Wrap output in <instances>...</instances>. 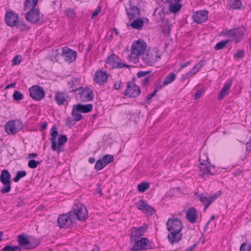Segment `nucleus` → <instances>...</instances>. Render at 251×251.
Returning a JSON list of instances; mask_svg holds the SVG:
<instances>
[{
    "instance_id": "f257e3e1",
    "label": "nucleus",
    "mask_w": 251,
    "mask_h": 251,
    "mask_svg": "<svg viewBox=\"0 0 251 251\" xmlns=\"http://www.w3.org/2000/svg\"><path fill=\"white\" fill-rule=\"evenodd\" d=\"M167 228L169 233L168 238L170 243L173 245L179 242L182 239L181 230L183 224L181 220L177 218H169L166 224Z\"/></svg>"
},
{
    "instance_id": "f03ea898",
    "label": "nucleus",
    "mask_w": 251,
    "mask_h": 251,
    "mask_svg": "<svg viewBox=\"0 0 251 251\" xmlns=\"http://www.w3.org/2000/svg\"><path fill=\"white\" fill-rule=\"evenodd\" d=\"M70 216L74 215L76 218L80 221H84L88 217V213L86 208L82 204L78 203L75 204L73 212H70Z\"/></svg>"
},
{
    "instance_id": "7ed1b4c3",
    "label": "nucleus",
    "mask_w": 251,
    "mask_h": 251,
    "mask_svg": "<svg viewBox=\"0 0 251 251\" xmlns=\"http://www.w3.org/2000/svg\"><path fill=\"white\" fill-rule=\"evenodd\" d=\"M146 47V44L143 41L138 40L134 42L131 47V57L138 58L144 52Z\"/></svg>"
},
{
    "instance_id": "20e7f679",
    "label": "nucleus",
    "mask_w": 251,
    "mask_h": 251,
    "mask_svg": "<svg viewBox=\"0 0 251 251\" xmlns=\"http://www.w3.org/2000/svg\"><path fill=\"white\" fill-rule=\"evenodd\" d=\"M10 178V174L7 170L4 169L1 171L0 176V181L4 186L0 190V192L1 193H7L11 190V187Z\"/></svg>"
},
{
    "instance_id": "39448f33",
    "label": "nucleus",
    "mask_w": 251,
    "mask_h": 251,
    "mask_svg": "<svg viewBox=\"0 0 251 251\" xmlns=\"http://www.w3.org/2000/svg\"><path fill=\"white\" fill-rule=\"evenodd\" d=\"M220 193H215L212 195L208 194L195 193V195L205 206L204 210H205L208 207L220 196Z\"/></svg>"
},
{
    "instance_id": "423d86ee",
    "label": "nucleus",
    "mask_w": 251,
    "mask_h": 251,
    "mask_svg": "<svg viewBox=\"0 0 251 251\" xmlns=\"http://www.w3.org/2000/svg\"><path fill=\"white\" fill-rule=\"evenodd\" d=\"M23 126L22 121L19 120L8 122L5 126V129L9 134H15L20 130Z\"/></svg>"
},
{
    "instance_id": "0eeeda50",
    "label": "nucleus",
    "mask_w": 251,
    "mask_h": 251,
    "mask_svg": "<svg viewBox=\"0 0 251 251\" xmlns=\"http://www.w3.org/2000/svg\"><path fill=\"white\" fill-rule=\"evenodd\" d=\"M26 19L32 24H40L43 21L38 9H32L26 14Z\"/></svg>"
},
{
    "instance_id": "6e6552de",
    "label": "nucleus",
    "mask_w": 251,
    "mask_h": 251,
    "mask_svg": "<svg viewBox=\"0 0 251 251\" xmlns=\"http://www.w3.org/2000/svg\"><path fill=\"white\" fill-rule=\"evenodd\" d=\"M105 63L112 68L129 67V66L121 62V59L115 54H113L108 57L105 60Z\"/></svg>"
},
{
    "instance_id": "1a4fd4ad",
    "label": "nucleus",
    "mask_w": 251,
    "mask_h": 251,
    "mask_svg": "<svg viewBox=\"0 0 251 251\" xmlns=\"http://www.w3.org/2000/svg\"><path fill=\"white\" fill-rule=\"evenodd\" d=\"M135 205L139 210H141L147 216H151L156 212L155 208H152L143 200H140L138 202H136Z\"/></svg>"
},
{
    "instance_id": "9d476101",
    "label": "nucleus",
    "mask_w": 251,
    "mask_h": 251,
    "mask_svg": "<svg viewBox=\"0 0 251 251\" xmlns=\"http://www.w3.org/2000/svg\"><path fill=\"white\" fill-rule=\"evenodd\" d=\"M148 228V226L144 224L141 227H133L130 229V241H136L144 235Z\"/></svg>"
},
{
    "instance_id": "9b49d317",
    "label": "nucleus",
    "mask_w": 251,
    "mask_h": 251,
    "mask_svg": "<svg viewBox=\"0 0 251 251\" xmlns=\"http://www.w3.org/2000/svg\"><path fill=\"white\" fill-rule=\"evenodd\" d=\"M244 34L243 29L240 28H234L230 30L226 34L230 42L235 41L236 42H239L242 39Z\"/></svg>"
},
{
    "instance_id": "f8f14e48",
    "label": "nucleus",
    "mask_w": 251,
    "mask_h": 251,
    "mask_svg": "<svg viewBox=\"0 0 251 251\" xmlns=\"http://www.w3.org/2000/svg\"><path fill=\"white\" fill-rule=\"evenodd\" d=\"M30 97L36 100H40L45 97L43 88L37 85L30 87L29 89Z\"/></svg>"
},
{
    "instance_id": "ddd939ff",
    "label": "nucleus",
    "mask_w": 251,
    "mask_h": 251,
    "mask_svg": "<svg viewBox=\"0 0 251 251\" xmlns=\"http://www.w3.org/2000/svg\"><path fill=\"white\" fill-rule=\"evenodd\" d=\"M199 160L200 161L199 169L201 174H211L212 169L214 168V167L209 162L208 157L206 156L205 159H202L200 156Z\"/></svg>"
},
{
    "instance_id": "4468645a",
    "label": "nucleus",
    "mask_w": 251,
    "mask_h": 251,
    "mask_svg": "<svg viewBox=\"0 0 251 251\" xmlns=\"http://www.w3.org/2000/svg\"><path fill=\"white\" fill-rule=\"evenodd\" d=\"M130 241L134 244L133 247L130 249L131 251H140L148 249L147 242H148V240L147 238L143 237L140 240L139 239L136 240V241Z\"/></svg>"
},
{
    "instance_id": "2eb2a0df",
    "label": "nucleus",
    "mask_w": 251,
    "mask_h": 251,
    "mask_svg": "<svg viewBox=\"0 0 251 251\" xmlns=\"http://www.w3.org/2000/svg\"><path fill=\"white\" fill-rule=\"evenodd\" d=\"M62 56L66 62L70 63L75 59L76 53L67 47H64L62 49Z\"/></svg>"
},
{
    "instance_id": "dca6fc26",
    "label": "nucleus",
    "mask_w": 251,
    "mask_h": 251,
    "mask_svg": "<svg viewBox=\"0 0 251 251\" xmlns=\"http://www.w3.org/2000/svg\"><path fill=\"white\" fill-rule=\"evenodd\" d=\"M5 20L6 25L11 27L16 26L18 23V16L13 11L6 13Z\"/></svg>"
},
{
    "instance_id": "f3484780",
    "label": "nucleus",
    "mask_w": 251,
    "mask_h": 251,
    "mask_svg": "<svg viewBox=\"0 0 251 251\" xmlns=\"http://www.w3.org/2000/svg\"><path fill=\"white\" fill-rule=\"evenodd\" d=\"M140 93L139 87L133 84H130L129 82L127 83V89L125 92L126 95L130 97H136L139 95Z\"/></svg>"
},
{
    "instance_id": "a211bd4d",
    "label": "nucleus",
    "mask_w": 251,
    "mask_h": 251,
    "mask_svg": "<svg viewBox=\"0 0 251 251\" xmlns=\"http://www.w3.org/2000/svg\"><path fill=\"white\" fill-rule=\"evenodd\" d=\"M18 242L20 245L24 246L26 250H31L35 248L38 243L32 245L30 240L26 236L23 235H20L18 236Z\"/></svg>"
},
{
    "instance_id": "6ab92c4d",
    "label": "nucleus",
    "mask_w": 251,
    "mask_h": 251,
    "mask_svg": "<svg viewBox=\"0 0 251 251\" xmlns=\"http://www.w3.org/2000/svg\"><path fill=\"white\" fill-rule=\"evenodd\" d=\"M78 91L80 100L85 101L92 100L94 95L93 91L90 89H78Z\"/></svg>"
},
{
    "instance_id": "aec40b11",
    "label": "nucleus",
    "mask_w": 251,
    "mask_h": 251,
    "mask_svg": "<svg viewBox=\"0 0 251 251\" xmlns=\"http://www.w3.org/2000/svg\"><path fill=\"white\" fill-rule=\"evenodd\" d=\"M57 224L60 227L67 228L72 224V220L68 214H63L58 217Z\"/></svg>"
},
{
    "instance_id": "412c9836",
    "label": "nucleus",
    "mask_w": 251,
    "mask_h": 251,
    "mask_svg": "<svg viewBox=\"0 0 251 251\" xmlns=\"http://www.w3.org/2000/svg\"><path fill=\"white\" fill-rule=\"evenodd\" d=\"M126 11L127 17L130 20L140 17V12L136 6L130 4V8L128 9H126Z\"/></svg>"
},
{
    "instance_id": "4be33fe9",
    "label": "nucleus",
    "mask_w": 251,
    "mask_h": 251,
    "mask_svg": "<svg viewBox=\"0 0 251 251\" xmlns=\"http://www.w3.org/2000/svg\"><path fill=\"white\" fill-rule=\"evenodd\" d=\"M94 77V79L97 84L103 85L106 82L108 75L105 72L100 70L96 72Z\"/></svg>"
},
{
    "instance_id": "5701e85b",
    "label": "nucleus",
    "mask_w": 251,
    "mask_h": 251,
    "mask_svg": "<svg viewBox=\"0 0 251 251\" xmlns=\"http://www.w3.org/2000/svg\"><path fill=\"white\" fill-rule=\"evenodd\" d=\"M204 60L200 61L195 66H194V67L190 72L183 75L182 79H185L189 77H192L193 75H194L195 74H197V72H198L201 70V69L204 65Z\"/></svg>"
},
{
    "instance_id": "b1692460",
    "label": "nucleus",
    "mask_w": 251,
    "mask_h": 251,
    "mask_svg": "<svg viewBox=\"0 0 251 251\" xmlns=\"http://www.w3.org/2000/svg\"><path fill=\"white\" fill-rule=\"evenodd\" d=\"M204 60L200 61L195 66H194V67L190 72L183 75L182 79H185L189 77H192L193 75H194L195 74H197V72H198L201 70V69L204 65Z\"/></svg>"
},
{
    "instance_id": "393cba45",
    "label": "nucleus",
    "mask_w": 251,
    "mask_h": 251,
    "mask_svg": "<svg viewBox=\"0 0 251 251\" xmlns=\"http://www.w3.org/2000/svg\"><path fill=\"white\" fill-rule=\"evenodd\" d=\"M195 22L200 24L205 22L208 18L207 12L206 11H199L193 15Z\"/></svg>"
},
{
    "instance_id": "a878e982",
    "label": "nucleus",
    "mask_w": 251,
    "mask_h": 251,
    "mask_svg": "<svg viewBox=\"0 0 251 251\" xmlns=\"http://www.w3.org/2000/svg\"><path fill=\"white\" fill-rule=\"evenodd\" d=\"M69 95L67 92L57 91L55 95V100L59 105H63L67 101Z\"/></svg>"
},
{
    "instance_id": "bb28decb",
    "label": "nucleus",
    "mask_w": 251,
    "mask_h": 251,
    "mask_svg": "<svg viewBox=\"0 0 251 251\" xmlns=\"http://www.w3.org/2000/svg\"><path fill=\"white\" fill-rule=\"evenodd\" d=\"M186 217L188 221L194 224L196 223L198 217L196 210L195 208H190L186 213Z\"/></svg>"
},
{
    "instance_id": "cd10ccee",
    "label": "nucleus",
    "mask_w": 251,
    "mask_h": 251,
    "mask_svg": "<svg viewBox=\"0 0 251 251\" xmlns=\"http://www.w3.org/2000/svg\"><path fill=\"white\" fill-rule=\"evenodd\" d=\"M160 26H161V32L165 35L168 36L170 33V29L168 20L165 18L162 19L160 21Z\"/></svg>"
},
{
    "instance_id": "c85d7f7f",
    "label": "nucleus",
    "mask_w": 251,
    "mask_h": 251,
    "mask_svg": "<svg viewBox=\"0 0 251 251\" xmlns=\"http://www.w3.org/2000/svg\"><path fill=\"white\" fill-rule=\"evenodd\" d=\"M58 131L55 126H53L51 128V132L50 133V136L51 137L50 138V140L51 142V149L52 150H56V138L58 135Z\"/></svg>"
},
{
    "instance_id": "c756f323",
    "label": "nucleus",
    "mask_w": 251,
    "mask_h": 251,
    "mask_svg": "<svg viewBox=\"0 0 251 251\" xmlns=\"http://www.w3.org/2000/svg\"><path fill=\"white\" fill-rule=\"evenodd\" d=\"M74 106L79 112L82 113H88L91 111L93 108V105L91 104H88L86 105L77 104L76 105H74Z\"/></svg>"
},
{
    "instance_id": "7c9ffc66",
    "label": "nucleus",
    "mask_w": 251,
    "mask_h": 251,
    "mask_svg": "<svg viewBox=\"0 0 251 251\" xmlns=\"http://www.w3.org/2000/svg\"><path fill=\"white\" fill-rule=\"evenodd\" d=\"M231 86V81L230 80L227 81L223 86L222 90H221L219 95V99L222 100L224 98V96L226 95L228 93L229 89L230 88Z\"/></svg>"
},
{
    "instance_id": "2f4dec72",
    "label": "nucleus",
    "mask_w": 251,
    "mask_h": 251,
    "mask_svg": "<svg viewBox=\"0 0 251 251\" xmlns=\"http://www.w3.org/2000/svg\"><path fill=\"white\" fill-rule=\"evenodd\" d=\"M169 9L170 12L174 14L178 12L182 7V5L179 1H175L172 3H169Z\"/></svg>"
},
{
    "instance_id": "473e14b6",
    "label": "nucleus",
    "mask_w": 251,
    "mask_h": 251,
    "mask_svg": "<svg viewBox=\"0 0 251 251\" xmlns=\"http://www.w3.org/2000/svg\"><path fill=\"white\" fill-rule=\"evenodd\" d=\"M58 145H56V150H53L54 151H56L58 153L62 151L61 149V146L63 145L67 141V137L66 135H61L58 137Z\"/></svg>"
},
{
    "instance_id": "72a5a7b5",
    "label": "nucleus",
    "mask_w": 251,
    "mask_h": 251,
    "mask_svg": "<svg viewBox=\"0 0 251 251\" xmlns=\"http://www.w3.org/2000/svg\"><path fill=\"white\" fill-rule=\"evenodd\" d=\"M143 25L144 21L143 20L139 19V18H135L130 25L132 28L139 29L142 27Z\"/></svg>"
},
{
    "instance_id": "f704fd0d",
    "label": "nucleus",
    "mask_w": 251,
    "mask_h": 251,
    "mask_svg": "<svg viewBox=\"0 0 251 251\" xmlns=\"http://www.w3.org/2000/svg\"><path fill=\"white\" fill-rule=\"evenodd\" d=\"M176 79V75L174 73H171L168 75L165 78L162 85L160 86V88H162L163 86H166L171 82H172Z\"/></svg>"
},
{
    "instance_id": "c9c22d12",
    "label": "nucleus",
    "mask_w": 251,
    "mask_h": 251,
    "mask_svg": "<svg viewBox=\"0 0 251 251\" xmlns=\"http://www.w3.org/2000/svg\"><path fill=\"white\" fill-rule=\"evenodd\" d=\"M149 188V183L143 182L137 185V190L139 192L143 193Z\"/></svg>"
},
{
    "instance_id": "e433bc0d",
    "label": "nucleus",
    "mask_w": 251,
    "mask_h": 251,
    "mask_svg": "<svg viewBox=\"0 0 251 251\" xmlns=\"http://www.w3.org/2000/svg\"><path fill=\"white\" fill-rule=\"evenodd\" d=\"M242 6L241 0H230V6L232 9H239Z\"/></svg>"
},
{
    "instance_id": "4c0bfd02",
    "label": "nucleus",
    "mask_w": 251,
    "mask_h": 251,
    "mask_svg": "<svg viewBox=\"0 0 251 251\" xmlns=\"http://www.w3.org/2000/svg\"><path fill=\"white\" fill-rule=\"evenodd\" d=\"M79 111L73 106L72 114L74 118L75 121L77 122L80 121L82 118V115L79 113Z\"/></svg>"
},
{
    "instance_id": "58836bf2",
    "label": "nucleus",
    "mask_w": 251,
    "mask_h": 251,
    "mask_svg": "<svg viewBox=\"0 0 251 251\" xmlns=\"http://www.w3.org/2000/svg\"><path fill=\"white\" fill-rule=\"evenodd\" d=\"M230 42L228 38L226 40H223L218 43L214 47L215 50H219L223 49L226 45Z\"/></svg>"
},
{
    "instance_id": "ea45409f",
    "label": "nucleus",
    "mask_w": 251,
    "mask_h": 251,
    "mask_svg": "<svg viewBox=\"0 0 251 251\" xmlns=\"http://www.w3.org/2000/svg\"><path fill=\"white\" fill-rule=\"evenodd\" d=\"M38 0H26L25 2V5L26 7L32 8L35 9V7L37 4Z\"/></svg>"
},
{
    "instance_id": "a19ab883",
    "label": "nucleus",
    "mask_w": 251,
    "mask_h": 251,
    "mask_svg": "<svg viewBox=\"0 0 251 251\" xmlns=\"http://www.w3.org/2000/svg\"><path fill=\"white\" fill-rule=\"evenodd\" d=\"M22 249L17 246H12L10 245H7L4 247L2 249V251H21Z\"/></svg>"
},
{
    "instance_id": "79ce46f5",
    "label": "nucleus",
    "mask_w": 251,
    "mask_h": 251,
    "mask_svg": "<svg viewBox=\"0 0 251 251\" xmlns=\"http://www.w3.org/2000/svg\"><path fill=\"white\" fill-rule=\"evenodd\" d=\"M152 57V54L149 51H147L145 54L143 55V59L145 62L149 64L151 62V59Z\"/></svg>"
},
{
    "instance_id": "37998d69",
    "label": "nucleus",
    "mask_w": 251,
    "mask_h": 251,
    "mask_svg": "<svg viewBox=\"0 0 251 251\" xmlns=\"http://www.w3.org/2000/svg\"><path fill=\"white\" fill-rule=\"evenodd\" d=\"M102 160L105 165L113 161V156L112 155L106 154L102 158Z\"/></svg>"
},
{
    "instance_id": "c03bdc74",
    "label": "nucleus",
    "mask_w": 251,
    "mask_h": 251,
    "mask_svg": "<svg viewBox=\"0 0 251 251\" xmlns=\"http://www.w3.org/2000/svg\"><path fill=\"white\" fill-rule=\"evenodd\" d=\"M26 173L25 171H19L17 172L16 176L14 178L13 180L15 182H17L22 177L25 176Z\"/></svg>"
},
{
    "instance_id": "a18cd8bd",
    "label": "nucleus",
    "mask_w": 251,
    "mask_h": 251,
    "mask_svg": "<svg viewBox=\"0 0 251 251\" xmlns=\"http://www.w3.org/2000/svg\"><path fill=\"white\" fill-rule=\"evenodd\" d=\"M77 80L76 78H73L68 82V84L70 86L69 89H70L71 92L78 90V89L77 88H76L75 89L74 88V85L75 83L77 82Z\"/></svg>"
},
{
    "instance_id": "49530a36",
    "label": "nucleus",
    "mask_w": 251,
    "mask_h": 251,
    "mask_svg": "<svg viewBox=\"0 0 251 251\" xmlns=\"http://www.w3.org/2000/svg\"><path fill=\"white\" fill-rule=\"evenodd\" d=\"M105 166L102 159H100L96 162L95 168L98 171L102 169Z\"/></svg>"
},
{
    "instance_id": "de8ad7c7",
    "label": "nucleus",
    "mask_w": 251,
    "mask_h": 251,
    "mask_svg": "<svg viewBox=\"0 0 251 251\" xmlns=\"http://www.w3.org/2000/svg\"><path fill=\"white\" fill-rule=\"evenodd\" d=\"M13 97L15 100L19 101L23 99V95L20 92L16 91L14 92Z\"/></svg>"
},
{
    "instance_id": "09e8293b",
    "label": "nucleus",
    "mask_w": 251,
    "mask_h": 251,
    "mask_svg": "<svg viewBox=\"0 0 251 251\" xmlns=\"http://www.w3.org/2000/svg\"><path fill=\"white\" fill-rule=\"evenodd\" d=\"M40 161H36L35 160H30L28 162V166L31 169L36 168L38 165L40 163Z\"/></svg>"
},
{
    "instance_id": "8fccbe9b",
    "label": "nucleus",
    "mask_w": 251,
    "mask_h": 251,
    "mask_svg": "<svg viewBox=\"0 0 251 251\" xmlns=\"http://www.w3.org/2000/svg\"><path fill=\"white\" fill-rule=\"evenodd\" d=\"M21 60H22V57L21 55H16L14 57L13 60H12V65L14 66V65H19L21 63Z\"/></svg>"
},
{
    "instance_id": "3c124183",
    "label": "nucleus",
    "mask_w": 251,
    "mask_h": 251,
    "mask_svg": "<svg viewBox=\"0 0 251 251\" xmlns=\"http://www.w3.org/2000/svg\"><path fill=\"white\" fill-rule=\"evenodd\" d=\"M240 251H251V245H249L245 243L242 244L240 247Z\"/></svg>"
},
{
    "instance_id": "603ef678",
    "label": "nucleus",
    "mask_w": 251,
    "mask_h": 251,
    "mask_svg": "<svg viewBox=\"0 0 251 251\" xmlns=\"http://www.w3.org/2000/svg\"><path fill=\"white\" fill-rule=\"evenodd\" d=\"M157 92V88H154V90L152 93H151V94H150L146 99V101L148 104H150V101L151 100V99L154 97L156 93Z\"/></svg>"
},
{
    "instance_id": "864d4df0",
    "label": "nucleus",
    "mask_w": 251,
    "mask_h": 251,
    "mask_svg": "<svg viewBox=\"0 0 251 251\" xmlns=\"http://www.w3.org/2000/svg\"><path fill=\"white\" fill-rule=\"evenodd\" d=\"M150 73V71H139L137 74V76L138 78H141L146 76Z\"/></svg>"
},
{
    "instance_id": "5fc2aeb1",
    "label": "nucleus",
    "mask_w": 251,
    "mask_h": 251,
    "mask_svg": "<svg viewBox=\"0 0 251 251\" xmlns=\"http://www.w3.org/2000/svg\"><path fill=\"white\" fill-rule=\"evenodd\" d=\"M66 14L67 16L71 18L75 17V15L74 10L70 9H69L66 10Z\"/></svg>"
},
{
    "instance_id": "6e6d98bb",
    "label": "nucleus",
    "mask_w": 251,
    "mask_h": 251,
    "mask_svg": "<svg viewBox=\"0 0 251 251\" xmlns=\"http://www.w3.org/2000/svg\"><path fill=\"white\" fill-rule=\"evenodd\" d=\"M244 54V53L243 50H239L237 51L235 53V54H234V56L236 58H241L243 57Z\"/></svg>"
},
{
    "instance_id": "4d7b16f0",
    "label": "nucleus",
    "mask_w": 251,
    "mask_h": 251,
    "mask_svg": "<svg viewBox=\"0 0 251 251\" xmlns=\"http://www.w3.org/2000/svg\"><path fill=\"white\" fill-rule=\"evenodd\" d=\"M101 8L100 6H98L97 9L94 11V12L92 14V19L94 18L95 16L98 15L100 13V12L101 11Z\"/></svg>"
},
{
    "instance_id": "13d9d810",
    "label": "nucleus",
    "mask_w": 251,
    "mask_h": 251,
    "mask_svg": "<svg viewBox=\"0 0 251 251\" xmlns=\"http://www.w3.org/2000/svg\"><path fill=\"white\" fill-rule=\"evenodd\" d=\"M67 125L69 126L74 125L75 124V120H73L70 117H68L66 120Z\"/></svg>"
},
{
    "instance_id": "bf43d9fd",
    "label": "nucleus",
    "mask_w": 251,
    "mask_h": 251,
    "mask_svg": "<svg viewBox=\"0 0 251 251\" xmlns=\"http://www.w3.org/2000/svg\"><path fill=\"white\" fill-rule=\"evenodd\" d=\"M202 94V91L201 90H199L198 91L195 95V99H198L200 98Z\"/></svg>"
},
{
    "instance_id": "052dcab7",
    "label": "nucleus",
    "mask_w": 251,
    "mask_h": 251,
    "mask_svg": "<svg viewBox=\"0 0 251 251\" xmlns=\"http://www.w3.org/2000/svg\"><path fill=\"white\" fill-rule=\"evenodd\" d=\"M191 63V62L190 61H188V62H186L183 64H182L181 65V66H180V68H179V71H180L181 70H182L183 68L187 67V66L189 65Z\"/></svg>"
},
{
    "instance_id": "680f3d73",
    "label": "nucleus",
    "mask_w": 251,
    "mask_h": 251,
    "mask_svg": "<svg viewBox=\"0 0 251 251\" xmlns=\"http://www.w3.org/2000/svg\"><path fill=\"white\" fill-rule=\"evenodd\" d=\"M121 84H122V82L121 81L116 82L114 84V88L116 90H119L121 87Z\"/></svg>"
},
{
    "instance_id": "e2e57ef3",
    "label": "nucleus",
    "mask_w": 251,
    "mask_h": 251,
    "mask_svg": "<svg viewBox=\"0 0 251 251\" xmlns=\"http://www.w3.org/2000/svg\"><path fill=\"white\" fill-rule=\"evenodd\" d=\"M214 218H215V216L212 215V216L210 218L209 220L206 223L205 226V228H207L208 227L211 221L213 220L214 219Z\"/></svg>"
},
{
    "instance_id": "0e129e2a",
    "label": "nucleus",
    "mask_w": 251,
    "mask_h": 251,
    "mask_svg": "<svg viewBox=\"0 0 251 251\" xmlns=\"http://www.w3.org/2000/svg\"><path fill=\"white\" fill-rule=\"evenodd\" d=\"M150 80V78L149 77H147L145 78H144L143 82V85H147L148 84V83L149 82Z\"/></svg>"
},
{
    "instance_id": "69168bd1",
    "label": "nucleus",
    "mask_w": 251,
    "mask_h": 251,
    "mask_svg": "<svg viewBox=\"0 0 251 251\" xmlns=\"http://www.w3.org/2000/svg\"><path fill=\"white\" fill-rule=\"evenodd\" d=\"M37 156V153H29L28 154L27 158L29 159V158H31L36 157Z\"/></svg>"
},
{
    "instance_id": "338daca9",
    "label": "nucleus",
    "mask_w": 251,
    "mask_h": 251,
    "mask_svg": "<svg viewBox=\"0 0 251 251\" xmlns=\"http://www.w3.org/2000/svg\"><path fill=\"white\" fill-rule=\"evenodd\" d=\"M97 186H98V188L96 189V192L97 193H98V194H100V195H102V192H101V190L100 188V184H98L97 185Z\"/></svg>"
},
{
    "instance_id": "774afa93",
    "label": "nucleus",
    "mask_w": 251,
    "mask_h": 251,
    "mask_svg": "<svg viewBox=\"0 0 251 251\" xmlns=\"http://www.w3.org/2000/svg\"><path fill=\"white\" fill-rule=\"evenodd\" d=\"M19 26L21 30H25L26 29V26L25 24H20Z\"/></svg>"
}]
</instances>
